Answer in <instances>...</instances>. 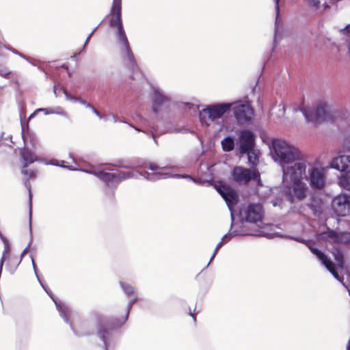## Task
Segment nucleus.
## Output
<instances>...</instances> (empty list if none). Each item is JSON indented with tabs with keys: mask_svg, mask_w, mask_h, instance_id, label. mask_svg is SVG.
Instances as JSON below:
<instances>
[{
	"mask_svg": "<svg viewBox=\"0 0 350 350\" xmlns=\"http://www.w3.org/2000/svg\"><path fill=\"white\" fill-rule=\"evenodd\" d=\"M238 136L237 144L239 146V154L243 155L254 147L255 135L251 131L243 129L239 132Z\"/></svg>",
	"mask_w": 350,
	"mask_h": 350,
	"instance_id": "11",
	"label": "nucleus"
},
{
	"mask_svg": "<svg viewBox=\"0 0 350 350\" xmlns=\"http://www.w3.org/2000/svg\"><path fill=\"white\" fill-rule=\"evenodd\" d=\"M39 282L40 283L41 286H42V288L44 289V291H46V293L51 297V298L53 299V301H54L55 306H56V308H57V310L59 311V314L60 316L64 319V320L65 321V322L68 323H70L69 322V317L72 313V310L71 309L67 306L66 305L64 304H62V303H59L58 302L55 298L52 295V293L49 291L46 287H45L42 283L41 282V281H39Z\"/></svg>",
	"mask_w": 350,
	"mask_h": 350,
	"instance_id": "19",
	"label": "nucleus"
},
{
	"mask_svg": "<svg viewBox=\"0 0 350 350\" xmlns=\"http://www.w3.org/2000/svg\"><path fill=\"white\" fill-rule=\"evenodd\" d=\"M347 350H350V338H349V342H348V345L347 347Z\"/></svg>",
	"mask_w": 350,
	"mask_h": 350,
	"instance_id": "49",
	"label": "nucleus"
},
{
	"mask_svg": "<svg viewBox=\"0 0 350 350\" xmlns=\"http://www.w3.org/2000/svg\"><path fill=\"white\" fill-rule=\"evenodd\" d=\"M308 3L310 6L318 8L319 7L320 1L319 0H308Z\"/></svg>",
	"mask_w": 350,
	"mask_h": 350,
	"instance_id": "34",
	"label": "nucleus"
},
{
	"mask_svg": "<svg viewBox=\"0 0 350 350\" xmlns=\"http://www.w3.org/2000/svg\"><path fill=\"white\" fill-rule=\"evenodd\" d=\"M0 239L3 242V243L8 242V240L1 234L0 232Z\"/></svg>",
	"mask_w": 350,
	"mask_h": 350,
	"instance_id": "44",
	"label": "nucleus"
},
{
	"mask_svg": "<svg viewBox=\"0 0 350 350\" xmlns=\"http://www.w3.org/2000/svg\"><path fill=\"white\" fill-rule=\"evenodd\" d=\"M42 111L45 115L57 114L64 117H68V113L59 106L53 108H40L36 110L35 112Z\"/></svg>",
	"mask_w": 350,
	"mask_h": 350,
	"instance_id": "21",
	"label": "nucleus"
},
{
	"mask_svg": "<svg viewBox=\"0 0 350 350\" xmlns=\"http://www.w3.org/2000/svg\"><path fill=\"white\" fill-rule=\"evenodd\" d=\"M111 116L113 122L115 123L118 122L127 123L126 121L119 119V118L116 115L111 114Z\"/></svg>",
	"mask_w": 350,
	"mask_h": 350,
	"instance_id": "39",
	"label": "nucleus"
},
{
	"mask_svg": "<svg viewBox=\"0 0 350 350\" xmlns=\"http://www.w3.org/2000/svg\"><path fill=\"white\" fill-rule=\"evenodd\" d=\"M245 154H247L249 164L253 166L256 165L258 161V156L254 147L250 150V151H247Z\"/></svg>",
	"mask_w": 350,
	"mask_h": 350,
	"instance_id": "25",
	"label": "nucleus"
},
{
	"mask_svg": "<svg viewBox=\"0 0 350 350\" xmlns=\"http://www.w3.org/2000/svg\"><path fill=\"white\" fill-rule=\"evenodd\" d=\"M97 29V27H96L94 29H93L92 31H94V32L96 31V29Z\"/></svg>",
	"mask_w": 350,
	"mask_h": 350,
	"instance_id": "54",
	"label": "nucleus"
},
{
	"mask_svg": "<svg viewBox=\"0 0 350 350\" xmlns=\"http://www.w3.org/2000/svg\"><path fill=\"white\" fill-rule=\"evenodd\" d=\"M78 102L80 103L81 104L85 105L86 107H88L90 109H92V107H93V106L91 104L87 103L85 100H82L81 98H79Z\"/></svg>",
	"mask_w": 350,
	"mask_h": 350,
	"instance_id": "38",
	"label": "nucleus"
},
{
	"mask_svg": "<svg viewBox=\"0 0 350 350\" xmlns=\"http://www.w3.org/2000/svg\"><path fill=\"white\" fill-rule=\"evenodd\" d=\"M92 112L96 114L100 119H102V118H104L105 120H108V116H105L103 117L102 116V114L98 111H97L94 107H92Z\"/></svg>",
	"mask_w": 350,
	"mask_h": 350,
	"instance_id": "36",
	"label": "nucleus"
},
{
	"mask_svg": "<svg viewBox=\"0 0 350 350\" xmlns=\"http://www.w3.org/2000/svg\"><path fill=\"white\" fill-rule=\"evenodd\" d=\"M39 282L40 283L41 286H42V288L44 289V291H46V293L51 297V298L53 299V301H54L55 306H56V308H57V310L59 311V314L60 316L64 319V320L65 321V322L68 323H70L69 322V317L72 313V310L71 309L67 306L66 305L64 304H62V303H59L58 302L55 298L52 295V293L49 291L46 287H45L42 283L41 282V281H39Z\"/></svg>",
	"mask_w": 350,
	"mask_h": 350,
	"instance_id": "18",
	"label": "nucleus"
},
{
	"mask_svg": "<svg viewBox=\"0 0 350 350\" xmlns=\"http://www.w3.org/2000/svg\"><path fill=\"white\" fill-rule=\"evenodd\" d=\"M120 285L122 286V290L124 292L128 295H133L134 293V288L133 286H131L129 284H125L124 282H120Z\"/></svg>",
	"mask_w": 350,
	"mask_h": 350,
	"instance_id": "28",
	"label": "nucleus"
},
{
	"mask_svg": "<svg viewBox=\"0 0 350 350\" xmlns=\"http://www.w3.org/2000/svg\"><path fill=\"white\" fill-rule=\"evenodd\" d=\"M330 167L344 173L350 171V155L342 154L334 157Z\"/></svg>",
	"mask_w": 350,
	"mask_h": 350,
	"instance_id": "16",
	"label": "nucleus"
},
{
	"mask_svg": "<svg viewBox=\"0 0 350 350\" xmlns=\"http://www.w3.org/2000/svg\"><path fill=\"white\" fill-rule=\"evenodd\" d=\"M59 90H62L63 91V92L64 93L67 100H70V101H73V102H78L79 98H77L75 96H71L70 94H69L67 92V91L65 89H63V88H60Z\"/></svg>",
	"mask_w": 350,
	"mask_h": 350,
	"instance_id": "31",
	"label": "nucleus"
},
{
	"mask_svg": "<svg viewBox=\"0 0 350 350\" xmlns=\"http://www.w3.org/2000/svg\"><path fill=\"white\" fill-rule=\"evenodd\" d=\"M119 167L130 169V171L116 170L111 172H105L99 170H83L84 172L92 174L103 180L109 187H116L121 181L129 178H139L143 176L145 179L150 181H156L160 179L168 178H186L198 183L190 176H180L173 173L169 167H159L154 163H144L142 165L133 167L130 165L124 164L120 161L117 165Z\"/></svg>",
	"mask_w": 350,
	"mask_h": 350,
	"instance_id": "2",
	"label": "nucleus"
},
{
	"mask_svg": "<svg viewBox=\"0 0 350 350\" xmlns=\"http://www.w3.org/2000/svg\"><path fill=\"white\" fill-rule=\"evenodd\" d=\"M340 32L347 36H350V24L347 25L345 28L340 29Z\"/></svg>",
	"mask_w": 350,
	"mask_h": 350,
	"instance_id": "35",
	"label": "nucleus"
},
{
	"mask_svg": "<svg viewBox=\"0 0 350 350\" xmlns=\"http://www.w3.org/2000/svg\"><path fill=\"white\" fill-rule=\"evenodd\" d=\"M301 111L308 122L315 124L323 121H329L332 119V116L328 111V107L325 104L320 103L310 110L301 109Z\"/></svg>",
	"mask_w": 350,
	"mask_h": 350,
	"instance_id": "6",
	"label": "nucleus"
},
{
	"mask_svg": "<svg viewBox=\"0 0 350 350\" xmlns=\"http://www.w3.org/2000/svg\"><path fill=\"white\" fill-rule=\"evenodd\" d=\"M26 250H27V248L25 250H24V251L23 252L22 256L24 254V253L26 252Z\"/></svg>",
	"mask_w": 350,
	"mask_h": 350,
	"instance_id": "52",
	"label": "nucleus"
},
{
	"mask_svg": "<svg viewBox=\"0 0 350 350\" xmlns=\"http://www.w3.org/2000/svg\"><path fill=\"white\" fill-rule=\"evenodd\" d=\"M12 51L14 53L18 54V55H19L20 56H21V57H24V56H23L22 54L19 53H18V52H17L16 51H15V50H12Z\"/></svg>",
	"mask_w": 350,
	"mask_h": 350,
	"instance_id": "48",
	"label": "nucleus"
},
{
	"mask_svg": "<svg viewBox=\"0 0 350 350\" xmlns=\"http://www.w3.org/2000/svg\"><path fill=\"white\" fill-rule=\"evenodd\" d=\"M224 243H223V242L220 241L219 243H217V245H216L215 248V250H214V252L209 260V263L211 262V261L213 260V258H215V256H216L217 252L219 251V250L220 249V247L224 245Z\"/></svg>",
	"mask_w": 350,
	"mask_h": 350,
	"instance_id": "33",
	"label": "nucleus"
},
{
	"mask_svg": "<svg viewBox=\"0 0 350 350\" xmlns=\"http://www.w3.org/2000/svg\"><path fill=\"white\" fill-rule=\"evenodd\" d=\"M231 107V103L216 104L207 106L200 112V119L202 124L209 126L212 122L221 118Z\"/></svg>",
	"mask_w": 350,
	"mask_h": 350,
	"instance_id": "5",
	"label": "nucleus"
},
{
	"mask_svg": "<svg viewBox=\"0 0 350 350\" xmlns=\"http://www.w3.org/2000/svg\"><path fill=\"white\" fill-rule=\"evenodd\" d=\"M152 90V110L154 113H157L159 108L168 103L170 98L159 88L153 87Z\"/></svg>",
	"mask_w": 350,
	"mask_h": 350,
	"instance_id": "15",
	"label": "nucleus"
},
{
	"mask_svg": "<svg viewBox=\"0 0 350 350\" xmlns=\"http://www.w3.org/2000/svg\"><path fill=\"white\" fill-rule=\"evenodd\" d=\"M344 148L350 152V137L345 139Z\"/></svg>",
	"mask_w": 350,
	"mask_h": 350,
	"instance_id": "40",
	"label": "nucleus"
},
{
	"mask_svg": "<svg viewBox=\"0 0 350 350\" xmlns=\"http://www.w3.org/2000/svg\"><path fill=\"white\" fill-rule=\"evenodd\" d=\"M129 125L130 126H131V127L134 128V129H135L136 131H142V132L145 133V131H144L142 130L141 129H139V128H138V127H137V126H133V124H129Z\"/></svg>",
	"mask_w": 350,
	"mask_h": 350,
	"instance_id": "45",
	"label": "nucleus"
},
{
	"mask_svg": "<svg viewBox=\"0 0 350 350\" xmlns=\"http://www.w3.org/2000/svg\"><path fill=\"white\" fill-rule=\"evenodd\" d=\"M338 0H330L332 2L338 1Z\"/></svg>",
	"mask_w": 350,
	"mask_h": 350,
	"instance_id": "53",
	"label": "nucleus"
},
{
	"mask_svg": "<svg viewBox=\"0 0 350 350\" xmlns=\"http://www.w3.org/2000/svg\"><path fill=\"white\" fill-rule=\"evenodd\" d=\"M221 145L222 150L224 152H230L233 150L235 146L234 137L232 136H227L224 137L221 142Z\"/></svg>",
	"mask_w": 350,
	"mask_h": 350,
	"instance_id": "22",
	"label": "nucleus"
},
{
	"mask_svg": "<svg viewBox=\"0 0 350 350\" xmlns=\"http://www.w3.org/2000/svg\"><path fill=\"white\" fill-rule=\"evenodd\" d=\"M21 157L25 162L23 165L24 168L27 167L28 165L37 161L36 156L29 150H23L21 152Z\"/></svg>",
	"mask_w": 350,
	"mask_h": 350,
	"instance_id": "23",
	"label": "nucleus"
},
{
	"mask_svg": "<svg viewBox=\"0 0 350 350\" xmlns=\"http://www.w3.org/2000/svg\"><path fill=\"white\" fill-rule=\"evenodd\" d=\"M310 251L321 261L322 264L327 268V269L333 275L337 280H340L339 275L336 271L332 262L322 252L321 250L309 247Z\"/></svg>",
	"mask_w": 350,
	"mask_h": 350,
	"instance_id": "17",
	"label": "nucleus"
},
{
	"mask_svg": "<svg viewBox=\"0 0 350 350\" xmlns=\"http://www.w3.org/2000/svg\"><path fill=\"white\" fill-rule=\"evenodd\" d=\"M19 262H16V265L13 269H10L12 272L14 271Z\"/></svg>",
	"mask_w": 350,
	"mask_h": 350,
	"instance_id": "47",
	"label": "nucleus"
},
{
	"mask_svg": "<svg viewBox=\"0 0 350 350\" xmlns=\"http://www.w3.org/2000/svg\"><path fill=\"white\" fill-rule=\"evenodd\" d=\"M59 90L58 87H57L56 85L54 86V93L57 96V90Z\"/></svg>",
	"mask_w": 350,
	"mask_h": 350,
	"instance_id": "46",
	"label": "nucleus"
},
{
	"mask_svg": "<svg viewBox=\"0 0 350 350\" xmlns=\"http://www.w3.org/2000/svg\"><path fill=\"white\" fill-rule=\"evenodd\" d=\"M122 0H113V4L111 9V14L113 15L109 21V25L112 27H116V36L119 43L124 46L122 55L125 60L128 62V64L134 70H137L133 54L130 48L129 43L123 28L121 10Z\"/></svg>",
	"mask_w": 350,
	"mask_h": 350,
	"instance_id": "3",
	"label": "nucleus"
},
{
	"mask_svg": "<svg viewBox=\"0 0 350 350\" xmlns=\"http://www.w3.org/2000/svg\"><path fill=\"white\" fill-rule=\"evenodd\" d=\"M243 219L250 223H262L263 211L262 206L259 204H250L240 212Z\"/></svg>",
	"mask_w": 350,
	"mask_h": 350,
	"instance_id": "10",
	"label": "nucleus"
},
{
	"mask_svg": "<svg viewBox=\"0 0 350 350\" xmlns=\"http://www.w3.org/2000/svg\"><path fill=\"white\" fill-rule=\"evenodd\" d=\"M62 67H63V68H66V69H67V67H66V66H65V65H63V66H62Z\"/></svg>",
	"mask_w": 350,
	"mask_h": 350,
	"instance_id": "57",
	"label": "nucleus"
},
{
	"mask_svg": "<svg viewBox=\"0 0 350 350\" xmlns=\"http://www.w3.org/2000/svg\"><path fill=\"white\" fill-rule=\"evenodd\" d=\"M152 137H153V139H154V142H155L156 144H157V140H156V139H155V137H154V135H152Z\"/></svg>",
	"mask_w": 350,
	"mask_h": 350,
	"instance_id": "51",
	"label": "nucleus"
},
{
	"mask_svg": "<svg viewBox=\"0 0 350 350\" xmlns=\"http://www.w3.org/2000/svg\"><path fill=\"white\" fill-rule=\"evenodd\" d=\"M309 180L312 187L322 189L325 185V170L321 167H312L309 169Z\"/></svg>",
	"mask_w": 350,
	"mask_h": 350,
	"instance_id": "12",
	"label": "nucleus"
},
{
	"mask_svg": "<svg viewBox=\"0 0 350 350\" xmlns=\"http://www.w3.org/2000/svg\"><path fill=\"white\" fill-rule=\"evenodd\" d=\"M59 162L63 163L64 161H59L57 160H51V161H50L49 163H47V164H51V165H59V166H62V167H66V166L63 165L62 164H60Z\"/></svg>",
	"mask_w": 350,
	"mask_h": 350,
	"instance_id": "37",
	"label": "nucleus"
},
{
	"mask_svg": "<svg viewBox=\"0 0 350 350\" xmlns=\"http://www.w3.org/2000/svg\"><path fill=\"white\" fill-rule=\"evenodd\" d=\"M275 1V10H276V12H277V16H276V19H275V38H274V40L275 42L276 41V39H277V35H278V28H279V23H280V21H279V18H278V15H279V1L280 0H273Z\"/></svg>",
	"mask_w": 350,
	"mask_h": 350,
	"instance_id": "27",
	"label": "nucleus"
},
{
	"mask_svg": "<svg viewBox=\"0 0 350 350\" xmlns=\"http://www.w3.org/2000/svg\"><path fill=\"white\" fill-rule=\"evenodd\" d=\"M321 237L323 239L332 241L334 243L346 244L350 243L349 232H336L334 230H328L321 234Z\"/></svg>",
	"mask_w": 350,
	"mask_h": 350,
	"instance_id": "14",
	"label": "nucleus"
},
{
	"mask_svg": "<svg viewBox=\"0 0 350 350\" xmlns=\"http://www.w3.org/2000/svg\"><path fill=\"white\" fill-rule=\"evenodd\" d=\"M94 33V31H92V32L88 35V36L87 37V39L85 40V44H84V47L87 45L88 42H89V40H90L91 37L92 36Z\"/></svg>",
	"mask_w": 350,
	"mask_h": 350,
	"instance_id": "43",
	"label": "nucleus"
},
{
	"mask_svg": "<svg viewBox=\"0 0 350 350\" xmlns=\"http://www.w3.org/2000/svg\"><path fill=\"white\" fill-rule=\"evenodd\" d=\"M21 172L25 176H27V178L25 180V186L29 191V225H31V200H32V194H31V186L29 182L31 178H36V172L32 170H27L23 167Z\"/></svg>",
	"mask_w": 350,
	"mask_h": 350,
	"instance_id": "20",
	"label": "nucleus"
},
{
	"mask_svg": "<svg viewBox=\"0 0 350 350\" xmlns=\"http://www.w3.org/2000/svg\"><path fill=\"white\" fill-rule=\"evenodd\" d=\"M338 183L341 188L350 191V170L338 177Z\"/></svg>",
	"mask_w": 350,
	"mask_h": 350,
	"instance_id": "24",
	"label": "nucleus"
},
{
	"mask_svg": "<svg viewBox=\"0 0 350 350\" xmlns=\"http://www.w3.org/2000/svg\"><path fill=\"white\" fill-rule=\"evenodd\" d=\"M334 258L336 261L337 262L338 265L340 267L343 266V255L340 251H336V252H334Z\"/></svg>",
	"mask_w": 350,
	"mask_h": 350,
	"instance_id": "29",
	"label": "nucleus"
},
{
	"mask_svg": "<svg viewBox=\"0 0 350 350\" xmlns=\"http://www.w3.org/2000/svg\"><path fill=\"white\" fill-rule=\"evenodd\" d=\"M31 260H32L33 268L34 272H35V273H36V277H37V278H38V281H40V278H39V277H38V273H37V267H36V265L35 264L33 259V258H31Z\"/></svg>",
	"mask_w": 350,
	"mask_h": 350,
	"instance_id": "41",
	"label": "nucleus"
},
{
	"mask_svg": "<svg viewBox=\"0 0 350 350\" xmlns=\"http://www.w3.org/2000/svg\"><path fill=\"white\" fill-rule=\"evenodd\" d=\"M190 314H191V316H192V317H193V318L194 321H196V317H195L194 314H192L191 312H190Z\"/></svg>",
	"mask_w": 350,
	"mask_h": 350,
	"instance_id": "50",
	"label": "nucleus"
},
{
	"mask_svg": "<svg viewBox=\"0 0 350 350\" xmlns=\"http://www.w3.org/2000/svg\"><path fill=\"white\" fill-rule=\"evenodd\" d=\"M70 327L73 329V327H72V324H71V323H70Z\"/></svg>",
	"mask_w": 350,
	"mask_h": 350,
	"instance_id": "56",
	"label": "nucleus"
},
{
	"mask_svg": "<svg viewBox=\"0 0 350 350\" xmlns=\"http://www.w3.org/2000/svg\"><path fill=\"white\" fill-rule=\"evenodd\" d=\"M218 192L225 200L231 213L232 223L234 220L232 206L238 202L239 198L237 191L228 187L222 185L218 189Z\"/></svg>",
	"mask_w": 350,
	"mask_h": 350,
	"instance_id": "13",
	"label": "nucleus"
},
{
	"mask_svg": "<svg viewBox=\"0 0 350 350\" xmlns=\"http://www.w3.org/2000/svg\"><path fill=\"white\" fill-rule=\"evenodd\" d=\"M270 152L273 160L282 167L283 172L284 193L287 200L293 203L306 198L308 188L306 156L295 146L287 142L274 139L271 142Z\"/></svg>",
	"mask_w": 350,
	"mask_h": 350,
	"instance_id": "1",
	"label": "nucleus"
},
{
	"mask_svg": "<svg viewBox=\"0 0 350 350\" xmlns=\"http://www.w3.org/2000/svg\"><path fill=\"white\" fill-rule=\"evenodd\" d=\"M245 233L240 232L237 230H234V231H232V232L225 234L222 237L221 241L223 242V243H226L228 242L233 237L238 236V235H245Z\"/></svg>",
	"mask_w": 350,
	"mask_h": 350,
	"instance_id": "26",
	"label": "nucleus"
},
{
	"mask_svg": "<svg viewBox=\"0 0 350 350\" xmlns=\"http://www.w3.org/2000/svg\"><path fill=\"white\" fill-rule=\"evenodd\" d=\"M137 300V297H135L129 301L126 317L123 321L111 323L105 321L103 324H100L98 334L100 339L103 341L105 350H109L111 347V336L112 329L121 326L125 322L128 318L131 308Z\"/></svg>",
	"mask_w": 350,
	"mask_h": 350,
	"instance_id": "4",
	"label": "nucleus"
},
{
	"mask_svg": "<svg viewBox=\"0 0 350 350\" xmlns=\"http://www.w3.org/2000/svg\"><path fill=\"white\" fill-rule=\"evenodd\" d=\"M11 71L5 66L0 64V75L3 77L8 78L11 74Z\"/></svg>",
	"mask_w": 350,
	"mask_h": 350,
	"instance_id": "30",
	"label": "nucleus"
},
{
	"mask_svg": "<svg viewBox=\"0 0 350 350\" xmlns=\"http://www.w3.org/2000/svg\"><path fill=\"white\" fill-rule=\"evenodd\" d=\"M272 204L273 206H281L282 205V200H273L272 201Z\"/></svg>",
	"mask_w": 350,
	"mask_h": 350,
	"instance_id": "42",
	"label": "nucleus"
},
{
	"mask_svg": "<svg viewBox=\"0 0 350 350\" xmlns=\"http://www.w3.org/2000/svg\"><path fill=\"white\" fill-rule=\"evenodd\" d=\"M349 51L350 52V43L349 44Z\"/></svg>",
	"mask_w": 350,
	"mask_h": 350,
	"instance_id": "55",
	"label": "nucleus"
},
{
	"mask_svg": "<svg viewBox=\"0 0 350 350\" xmlns=\"http://www.w3.org/2000/svg\"><path fill=\"white\" fill-rule=\"evenodd\" d=\"M235 118L240 124L251 121L254 116V110L247 102L237 101L231 103Z\"/></svg>",
	"mask_w": 350,
	"mask_h": 350,
	"instance_id": "7",
	"label": "nucleus"
},
{
	"mask_svg": "<svg viewBox=\"0 0 350 350\" xmlns=\"http://www.w3.org/2000/svg\"><path fill=\"white\" fill-rule=\"evenodd\" d=\"M332 208L338 216L347 217L350 215V196L341 193L333 198Z\"/></svg>",
	"mask_w": 350,
	"mask_h": 350,
	"instance_id": "9",
	"label": "nucleus"
},
{
	"mask_svg": "<svg viewBox=\"0 0 350 350\" xmlns=\"http://www.w3.org/2000/svg\"><path fill=\"white\" fill-rule=\"evenodd\" d=\"M277 236L280 237H285V238L293 239V240H295V241H297L298 242L304 243H306V244H307V243H308V241H306V240H304L303 239L298 238V237H291V236H286V235H282V234H278Z\"/></svg>",
	"mask_w": 350,
	"mask_h": 350,
	"instance_id": "32",
	"label": "nucleus"
},
{
	"mask_svg": "<svg viewBox=\"0 0 350 350\" xmlns=\"http://www.w3.org/2000/svg\"><path fill=\"white\" fill-rule=\"evenodd\" d=\"M210 265V263L208 262L207 265H206V267H208V266Z\"/></svg>",
	"mask_w": 350,
	"mask_h": 350,
	"instance_id": "58",
	"label": "nucleus"
},
{
	"mask_svg": "<svg viewBox=\"0 0 350 350\" xmlns=\"http://www.w3.org/2000/svg\"><path fill=\"white\" fill-rule=\"evenodd\" d=\"M233 180L240 185H247L251 180L258 179L259 173L241 166L234 167L231 172Z\"/></svg>",
	"mask_w": 350,
	"mask_h": 350,
	"instance_id": "8",
	"label": "nucleus"
}]
</instances>
